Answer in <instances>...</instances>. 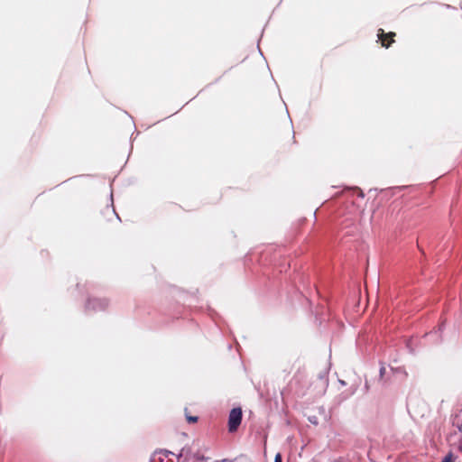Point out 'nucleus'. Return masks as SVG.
Masks as SVG:
<instances>
[{"mask_svg":"<svg viewBox=\"0 0 462 462\" xmlns=\"http://www.w3.org/2000/svg\"><path fill=\"white\" fill-rule=\"evenodd\" d=\"M243 418V411L240 407L233 408L228 416V431L234 433L237 431Z\"/></svg>","mask_w":462,"mask_h":462,"instance_id":"obj_1","label":"nucleus"},{"mask_svg":"<svg viewBox=\"0 0 462 462\" xmlns=\"http://www.w3.org/2000/svg\"><path fill=\"white\" fill-rule=\"evenodd\" d=\"M441 462H453L452 454L447 455Z\"/></svg>","mask_w":462,"mask_h":462,"instance_id":"obj_5","label":"nucleus"},{"mask_svg":"<svg viewBox=\"0 0 462 462\" xmlns=\"http://www.w3.org/2000/svg\"><path fill=\"white\" fill-rule=\"evenodd\" d=\"M107 305H108L107 300H100V299L89 300L88 302V308H91L93 310H96L97 308L104 310L107 307Z\"/></svg>","mask_w":462,"mask_h":462,"instance_id":"obj_3","label":"nucleus"},{"mask_svg":"<svg viewBox=\"0 0 462 462\" xmlns=\"http://www.w3.org/2000/svg\"><path fill=\"white\" fill-rule=\"evenodd\" d=\"M274 462H282V455L281 453H277L274 457Z\"/></svg>","mask_w":462,"mask_h":462,"instance_id":"obj_6","label":"nucleus"},{"mask_svg":"<svg viewBox=\"0 0 462 462\" xmlns=\"http://www.w3.org/2000/svg\"><path fill=\"white\" fill-rule=\"evenodd\" d=\"M377 36L381 45L384 48H389L392 43L394 42V37L396 36V33L393 32H384L383 29H379Z\"/></svg>","mask_w":462,"mask_h":462,"instance_id":"obj_2","label":"nucleus"},{"mask_svg":"<svg viewBox=\"0 0 462 462\" xmlns=\"http://www.w3.org/2000/svg\"><path fill=\"white\" fill-rule=\"evenodd\" d=\"M186 420L189 423H195L198 421V417L197 416H191V415H189L187 412H186Z\"/></svg>","mask_w":462,"mask_h":462,"instance_id":"obj_4","label":"nucleus"}]
</instances>
